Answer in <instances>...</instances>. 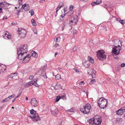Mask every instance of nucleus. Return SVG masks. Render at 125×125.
I'll list each match as a JSON object with an SVG mask.
<instances>
[{"label":"nucleus","mask_w":125,"mask_h":125,"mask_svg":"<svg viewBox=\"0 0 125 125\" xmlns=\"http://www.w3.org/2000/svg\"><path fill=\"white\" fill-rule=\"evenodd\" d=\"M77 16L76 15H73L71 17L69 20V24L71 26L74 25L78 22Z\"/></svg>","instance_id":"nucleus-6"},{"label":"nucleus","mask_w":125,"mask_h":125,"mask_svg":"<svg viewBox=\"0 0 125 125\" xmlns=\"http://www.w3.org/2000/svg\"><path fill=\"white\" fill-rule=\"evenodd\" d=\"M81 0L82 1H85V2H86L87 0Z\"/></svg>","instance_id":"nucleus-62"},{"label":"nucleus","mask_w":125,"mask_h":125,"mask_svg":"<svg viewBox=\"0 0 125 125\" xmlns=\"http://www.w3.org/2000/svg\"><path fill=\"white\" fill-rule=\"evenodd\" d=\"M125 111V108L123 107L118 110L116 112L117 114L119 115H122Z\"/></svg>","instance_id":"nucleus-10"},{"label":"nucleus","mask_w":125,"mask_h":125,"mask_svg":"<svg viewBox=\"0 0 125 125\" xmlns=\"http://www.w3.org/2000/svg\"><path fill=\"white\" fill-rule=\"evenodd\" d=\"M52 113L53 115H56L57 114V112L54 111H52Z\"/></svg>","instance_id":"nucleus-46"},{"label":"nucleus","mask_w":125,"mask_h":125,"mask_svg":"<svg viewBox=\"0 0 125 125\" xmlns=\"http://www.w3.org/2000/svg\"><path fill=\"white\" fill-rule=\"evenodd\" d=\"M61 98L60 96H57L56 98L55 102H57L59 101L60 99Z\"/></svg>","instance_id":"nucleus-39"},{"label":"nucleus","mask_w":125,"mask_h":125,"mask_svg":"<svg viewBox=\"0 0 125 125\" xmlns=\"http://www.w3.org/2000/svg\"><path fill=\"white\" fill-rule=\"evenodd\" d=\"M73 11L72 10L70 11L67 13V15L68 16H70L71 15L73 14Z\"/></svg>","instance_id":"nucleus-34"},{"label":"nucleus","mask_w":125,"mask_h":125,"mask_svg":"<svg viewBox=\"0 0 125 125\" xmlns=\"http://www.w3.org/2000/svg\"><path fill=\"white\" fill-rule=\"evenodd\" d=\"M95 82V81L94 79H92L90 82L89 83V84L90 85L92 84Z\"/></svg>","instance_id":"nucleus-35"},{"label":"nucleus","mask_w":125,"mask_h":125,"mask_svg":"<svg viewBox=\"0 0 125 125\" xmlns=\"http://www.w3.org/2000/svg\"><path fill=\"white\" fill-rule=\"evenodd\" d=\"M67 111L68 114H70V113L74 112V109L73 108H71L70 109H68L67 110Z\"/></svg>","instance_id":"nucleus-21"},{"label":"nucleus","mask_w":125,"mask_h":125,"mask_svg":"<svg viewBox=\"0 0 125 125\" xmlns=\"http://www.w3.org/2000/svg\"><path fill=\"white\" fill-rule=\"evenodd\" d=\"M77 49V47L76 46H74L73 49V51H74L76 50Z\"/></svg>","instance_id":"nucleus-43"},{"label":"nucleus","mask_w":125,"mask_h":125,"mask_svg":"<svg viewBox=\"0 0 125 125\" xmlns=\"http://www.w3.org/2000/svg\"><path fill=\"white\" fill-rule=\"evenodd\" d=\"M4 18H5V19H7V17H6V16H5H5H4V18H3V19L4 20Z\"/></svg>","instance_id":"nucleus-60"},{"label":"nucleus","mask_w":125,"mask_h":125,"mask_svg":"<svg viewBox=\"0 0 125 125\" xmlns=\"http://www.w3.org/2000/svg\"><path fill=\"white\" fill-rule=\"evenodd\" d=\"M9 34V33L8 32H4V34H3V35H4V36H5V35H6Z\"/></svg>","instance_id":"nucleus-51"},{"label":"nucleus","mask_w":125,"mask_h":125,"mask_svg":"<svg viewBox=\"0 0 125 125\" xmlns=\"http://www.w3.org/2000/svg\"><path fill=\"white\" fill-rule=\"evenodd\" d=\"M22 8L23 9H24L26 11H28L30 9L29 6L26 4H25L23 5H22V7L21 8V9L19 10H18L19 12H20L21 11V10L22 9Z\"/></svg>","instance_id":"nucleus-12"},{"label":"nucleus","mask_w":125,"mask_h":125,"mask_svg":"<svg viewBox=\"0 0 125 125\" xmlns=\"http://www.w3.org/2000/svg\"><path fill=\"white\" fill-rule=\"evenodd\" d=\"M65 25L64 24V23L63 24V26L62 27V30H63V29H64V27L65 26Z\"/></svg>","instance_id":"nucleus-58"},{"label":"nucleus","mask_w":125,"mask_h":125,"mask_svg":"<svg viewBox=\"0 0 125 125\" xmlns=\"http://www.w3.org/2000/svg\"><path fill=\"white\" fill-rule=\"evenodd\" d=\"M21 95V93H19L18 95L16 96V98H18L19 97H20Z\"/></svg>","instance_id":"nucleus-48"},{"label":"nucleus","mask_w":125,"mask_h":125,"mask_svg":"<svg viewBox=\"0 0 125 125\" xmlns=\"http://www.w3.org/2000/svg\"><path fill=\"white\" fill-rule=\"evenodd\" d=\"M30 113L31 114L30 117L32 118V120L34 121H37L40 120V118L38 115L36 113V111L33 109L30 110Z\"/></svg>","instance_id":"nucleus-2"},{"label":"nucleus","mask_w":125,"mask_h":125,"mask_svg":"<svg viewBox=\"0 0 125 125\" xmlns=\"http://www.w3.org/2000/svg\"><path fill=\"white\" fill-rule=\"evenodd\" d=\"M31 22L33 26H35L37 24L35 22L34 19H32L31 20Z\"/></svg>","instance_id":"nucleus-29"},{"label":"nucleus","mask_w":125,"mask_h":125,"mask_svg":"<svg viewBox=\"0 0 125 125\" xmlns=\"http://www.w3.org/2000/svg\"><path fill=\"white\" fill-rule=\"evenodd\" d=\"M74 70L76 72V73H79V71L78 70V69H76L74 68Z\"/></svg>","instance_id":"nucleus-50"},{"label":"nucleus","mask_w":125,"mask_h":125,"mask_svg":"<svg viewBox=\"0 0 125 125\" xmlns=\"http://www.w3.org/2000/svg\"><path fill=\"white\" fill-rule=\"evenodd\" d=\"M91 71H92V73L91 74V75L92 76V77L94 78L95 76V71L92 69L91 70Z\"/></svg>","instance_id":"nucleus-23"},{"label":"nucleus","mask_w":125,"mask_h":125,"mask_svg":"<svg viewBox=\"0 0 125 125\" xmlns=\"http://www.w3.org/2000/svg\"><path fill=\"white\" fill-rule=\"evenodd\" d=\"M91 108L90 105L89 104H85L80 110L82 112L86 114L89 113Z\"/></svg>","instance_id":"nucleus-3"},{"label":"nucleus","mask_w":125,"mask_h":125,"mask_svg":"<svg viewBox=\"0 0 125 125\" xmlns=\"http://www.w3.org/2000/svg\"><path fill=\"white\" fill-rule=\"evenodd\" d=\"M63 10L64 11V13H67V10L66 9V8H64L63 9Z\"/></svg>","instance_id":"nucleus-55"},{"label":"nucleus","mask_w":125,"mask_h":125,"mask_svg":"<svg viewBox=\"0 0 125 125\" xmlns=\"http://www.w3.org/2000/svg\"><path fill=\"white\" fill-rule=\"evenodd\" d=\"M88 59L89 60V61L92 63H94V60L92 58V57L88 56Z\"/></svg>","instance_id":"nucleus-25"},{"label":"nucleus","mask_w":125,"mask_h":125,"mask_svg":"<svg viewBox=\"0 0 125 125\" xmlns=\"http://www.w3.org/2000/svg\"><path fill=\"white\" fill-rule=\"evenodd\" d=\"M32 85L30 82H29L25 84L24 86L26 88H27L31 86Z\"/></svg>","instance_id":"nucleus-22"},{"label":"nucleus","mask_w":125,"mask_h":125,"mask_svg":"<svg viewBox=\"0 0 125 125\" xmlns=\"http://www.w3.org/2000/svg\"><path fill=\"white\" fill-rule=\"evenodd\" d=\"M15 94H13L12 95H11L10 96H9V97L10 99V98H14L15 97Z\"/></svg>","instance_id":"nucleus-44"},{"label":"nucleus","mask_w":125,"mask_h":125,"mask_svg":"<svg viewBox=\"0 0 125 125\" xmlns=\"http://www.w3.org/2000/svg\"><path fill=\"white\" fill-rule=\"evenodd\" d=\"M29 12L30 13L31 15V16H32L34 14V11L32 9H31L30 10Z\"/></svg>","instance_id":"nucleus-38"},{"label":"nucleus","mask_w":125,"mask_h":125,"mask_svg":"<svg viewBox=\"0 0 125 125\" xmlns=\"http://www.w3.org/2000/svg\"><path fill=\"white\" fill-rule=\"evenodd\" d=\"M73 8V6L72 5H71L69 6V9L70 10V11L72 10Z\"/></svg>","instance_id":"nucleus-42"},{"label":"nucleus","mask_w":125,"mask_h":125,"mask_svg":"<svg viewBox=\"0 0 125 125\" xmlns=\"http://www.w3.org/2000/svg\"><path fill=\"white\" fill-rule=\"evenodd\" d=\"M121 66L122 67H124L125 66V63H122L121 64Z\"/></svg>","instance_id":"nucleus-49"},{"label":"nucleus","mask_w":125,"mask_h":125,"mask_svg":"<svg viewBox=\"0 0 125 125\" xmlns=\"http://www.w3.org/2000/svg\"><path fill=\"white\" fill-rule=\"evenodd\" d=\"M34 76L33 75H31L29 76V79L30 80H32L34 78Z\"/></svg>","instance_id":"nucleus-45"},{"label":"nucleus","mask_w":125,"mask_h":125,"mask_svg":"<svg viewBox=\"0 0 125 125\" xmlns=\"http://www.w3.org/2000/svg\"><path fill=\"white\" fill-rule=\"evenodd\" d=\"M31 55L29 54L26 55L24 57L23 60V62L25 63L28 62L30 59V57Z\"/></svg>","instance_id":"nucleus-13"},{"label":"nucleus","mask_w":125,"mask_h":125,"mask_svg":"<svg viewBox=\"0 0 125 125\" xmlns=\"http://www.w3.org/2000/svg\"><path fill=\"white\" fill-rule=\"evenodd\" d=\"M54 41L55 42H58L60 41V38H54Z\"/></svg>","instance_id":"nucleus-31"},{"label":"nucleus","mask_w":125,"mask_h":125,"mask_svg":"<svg viewBox=\"0 0 125 125\" xmlns=\"http://www.w3.org/2000/svg\"><path fill=\"white\" fill-rule=\"evenodd\" d=\"M16 99V98H15L13 100H12V102H14V101H15V100Z\"/></svg>","instance_id":"nucleus-61"},{"label":"nucleus","mask_w":125,"mask_h":125,"mask_svg":"<svg viewBox=\"0 0 125 125\" xmlns=\"http://www.w3.org/2000/svg\"><path fill=\"white\" fill-rule=\"evenodd\" d=\"M91 4L92 6H95L96 5H97L96 4V2H93L92 3H91Z\"/></svg>","instance_id":"nucleus-41"},{"label":"nucleus","mask_w":125,"mask_h":125,"mask_svg":"<svg viewBox=\"0 0 125 125\" xmlns=\"http://www.w3.org/2000/svg\"><path fill=\"white\" fill-rule=\"evenodd\" d=\"M24 54L23 53H21V52L20 53V52H19V54H18V58L19 59L21 60L23 59L24 57V56H23Z\"/></svg>","instance_id":"nucleus-18"},{"label":"nucleus","mask_w":125,"mask_h":125,"mask_svg":"<svg viewBox=\"0 0 125 125\" xmlns=\"http://www.w3.org/2000/svg\"><path fill=\"white\" fill-rule=\"evenodd\" d=\"M25 99L27 100H28V98L27 97H26V98Z\"/></svg>","instance_id":"nucleus-64"},{"label":"nucleus","mask_w":125,"mask_h":125,"mask_svg":"<svg viewBox=\"0 0 125 125\" xmlns=\"http://www.w3.org/2000/svg\"><path fill=\"white\" fill-rule=\"evenodd\" d=\"M97 103L99 107L101 109H104L107 107V101L103 97L100 98Z\"/></svg>","instance_id":"nucleus-1"},{"label":"nucleus","mask_w":125,"mask_h":125,"mask_svg":"<svg viewBox=\"0 0 125 125\" xmlns=\"http://www.w3.org/2000/svg\"><path fill=\"white\" fill-rule=\"evenodd\" d=\"M38 79V78H36L30 81V82L31 85H34V86L37 87L39 86V85L36 82Z\"/></svg>","instance_id":"nucleus-15"},{"label":"nucleus","mask_w":125,"mask_h":125,"mask_svg":"<svg viewBox=\"0 0 125 125\" xmlns=\"http://www.w3.org/2000/svg\"><path fill=\"white\" fill-rule=\"evenodd\" d=\"M31 53L32 56L35 57L36 58L38 56V54L35 52L33 51H32L31 52Z\"/></svg>","instance_id":"nucleus-20"},{"label":"nucleus","mask_w":125,"mask_h":125,"mask_svg":"<svg viewBox=\"0 0 125 125\" xmlns=\"http://www.w3.org/2000/svg\"><path fill=\"white\" fill-rule=\"evenodd\" d=\"M3 37L4 38H7L8 39H10L11 38V35L9 34H7V35L5 36H4V35H3Z\"/></svg>","instance_id":"nucleus-27"},{"label":"nucleus","mask_w":125,"mask_h":125,"mask_svg":"<svg viewBox=\"0 0 125 125\" xmlns=\"http://www.w3.org/2000/svg\"><path fill=\"white\" fill-rule=\"evenodd\" d=\"M64 4L62 2H61L60 3L58 6V7L57 8L56 10V12L57 13V12L59 10L60 8L61 7H63Z\"/></svg>","instance_id":"nucleus-16"},{"label":"nucleus","mask_w":125,"mask_h":125,"mask_svg":"<svg viewBox=\"0 0 125 125\" xmlns=\"http://www.w3.org/2000/svg\"><path fill=\"white\" fill-rule=\"evenodd\" d=\"M94 118H91L89 119V122L91 124H94Z\"/></svg>","instance_id":"nucleus-36"},{"label":"nucleus","mask_w":125,"mask_h":125,"mask_svg":"<svg viewBox=\"0 0 125 125\" xmlns=\"http://www.w3.org/2000/svg\"><path fill=\"white\" fill-rule=\"evenodd\" d=\"M119 19H116V20H117L118 21H119V22H120V23L122 24L123 25L124 24V21H125V20H119Z\"/></svg>","instance_id":"nucleus-32"},{"label":"nucleus","mask_w":125,"mask_h":125,"mask_svg":"<svg viewBox=\"0 0 125 125\" xmlns=\"http://www.w3.org/2000/svg\"><path fill=\"white\" fill-rule=\"evenodd\" d=\"M6 4H8L6 2H3L2 1L1 4H0V7H5V5Z\"/></svg>","instance_id":"nucleus-24"},{"label":"nucleus","mask_w":125,"mask_h":125,"mask_svg":"<svg viewBox=\"0 0 125 125\" xmlns=\"http://www.w3.org/2000/svg\"><path fill=\"white\" fill-rule=\"evenodd\" d=\"M10 98L9 97V96L8 97L4 99H3L2 101V103H4L5 102H7V101H8L10 99Z\"/></svg>","instance_id":"nucleus-28"},{"label":"nucleus","mask_w":125,"mask_h":125,"mask_svg":"<svg viewBox=\"0 0 125 125\" xmlns=\"http://www.w3.org/2000/svg\"><path fill=\"white\" fill-rule=\"evenodd\" d=\"M113 42H114L115 46H117L118 47H120V46L118 44L120 43L121 44V42L120 40L118 39H115L113 41Z\"/></svg>","instance_id":"nucleus-14"},{"label":"nucleus","mask_w":125,"mask_h":125,"mask_svg":"<svg viewBox=\"0 0 125 125\" xmlns=\"http://www.w3.org/2000/svg\"><path fill=\"white\" fill-rule=\"evenodd\" d=\"M65 16V14H64L63 15H61V18H62V20H64V17Z\"/></svg>","instance_id":"nucleus-47"},{"label":"nucleus","mask_w":125,"mask_h":125,"mask_svg":"<svg viewBox=\"0 0 125 125\" xmlns=\"http://www.w3.org/2000/svg\"><path fill=\"white\" fill-rule=\"evenodd\" d=\"M82 84H84V82L83 81H82L79 83V84L80 85H82Z\"/></svg>","instance_id":"nucleus-53"},{"label":"nucleus","mask_w":125,"mask_h":125,"mask_svg":"<svg viewBox=\"0 0 125 125\" xmlns=\"http://www.w3.org/2000/svg\"><path fill=\"white\" fill-rule=\"evenodd\" d=\"M54 89L55 90H58L59 89H62L59 83H57L54 86Z\"/></svg>","instance_id":"nucleus-17"},{"label":"nucleus","mask_w":125,"mask_h":125,"mask_svg":"<svg viewBox=\"0 0 125 125\" xmlns=\"http://www.w3.org/2000/svg\"><path fill=\"white\" fill-rule=\"evenodd\" d=\"M94 124L97 125H100L101 123L102 120L99 115H96L94 116Z\"/></svg>","instance_id":"nucleus-8"},{"label":"nucleus","mask_w":125,"mask_h":125,"mask_svg":"<svg viewBox=\"0 0 125 125\" xmlns=\"http://www.w3.org/2000/svg\"><path fill=\"white\" fill-rule=\"evenodd\" d=\"M31 105L34 107L37 106L38 104L37 101L34 98H33L31 99Z\"/></svg>","instance_id":"nucleus-11"},{"label":"nucleus","mask_w":125,"mask_h":125,"mask_svg":"<svg viewBox=\"0 0 125 125\" xmlns=\"http://www.w3.org/2000/svg\"><path fill=\"white\" fill-rule=\"evenodd\" d=\"M36 29H34V32L36 34H37V32L36 30Z\"/></svg>","instance_id":"nucleus-54"},{"label":"nucleus","mask_w":125,"mask_h":125,"mask_svg":"<svg viewBox=\"0 0 125 125\" xmlns=\"http://www.w3.org/2000/svg\"><path fill=\"white\" fill-rule=\"evenodd\" d=\"M97 57L99 60L102 61L105 60L106 58L103 51L101 50H99L97 52Z\"/></svg>","instance_id":"nucleus-5"},{"label":"nucleus","mask_w":125,"mask_h":125,"mask_svg":"<svg viewBox=\"0 0 125 125\" xmlns=\"http://www.w3.org/2000/svg\"><path fill=\"white\" fill-rule=\"evenodd\" d=\"M58 46H59V45L58 44L56 43L54 45V46L56 47H57Z\"/></svg>","instance_id":"nucleus-56"},{"label":"nucleus","mask_w":125,"mask_h":125,"mask_svg":"<svg viewBox=\"0 0 125 125\" xmlns=\"http://www.w3.org/2000/svg\"><path fill=\"white\" fill-rule=\"evenodd\" d=\"M55 76V79L56 80H58L61 78V75L59 74H57Z\"/></svg>","instance_id":"nucleus-33"},{"label":"nucleus","mask_w":125,"mask_h":125,"mask_svg":"<svg viewBox=\"0 0 125 125\" xmlns=\"http://www.w3.org/2000/svg\"><path fill=\"white\" fill-rule=\"evenodd\" d=\"M46 68V66L45 65L43 67H42L40 68V70L41 71H43L45 69V68Z\"/></svg>","instance_id":"nucleus-40"},{"label":"nucleus","mask_w":125,"mask_h":125,"mask_svg":"<svg viewBox=\"0 0 125 125\" xmlns=\"http://www.w3.org/2000/svg\"><path fill=\"white\" fill-rule=\"evenodd\" d=\"M28 49V48L27 44H24L23 45H21L20 48L18 49L17 54H19V52L23 54L26 53L27 52Z\"/></svg>","instance_id":"nucleus-4"},{"label":"nucleus","mask_w":125,"mask_h":125,"mask_svg":"<svg viewBox=\"0 0 125 125\" xmlns=\"http://www.w3.org/2000/svg\"><path fill=\"white\" fill-rule=\"evenodd\" d=\"M2 9L1 8H0V13L2 12Z\"/></svg>","instance_id":"nucleus-59"},{"label":"nucleus","mask_w":125,"mask_h":125,"mask_svg":"<svg viewBox=\"0 0 125 125\" xmlns=\"http://www.w3.org/2000/svg\"><path fill=\"white\" fill-rule=\"evenodd\" d=\"M41 75L44 78L46 79L47 78L45 72L42 73L41 74Z\"/></svg>","instance_id":"nucleus-26"},{"label":"nucleus","mask_w":125,"mask_h":125,"mask_svg":"<svg viewBox=\"0 0 125 125\" xmlns=\"http://www.w3.org/2000/svg\"><path fill=\"white\" fill-rule=\"evenodd\" d=\"M4 67H6L5 66H3V67H2L0 65V73L2 72V71L3 72V71H5V68L4 69H3L2 67L4 68Z\"/></svg>","instance_id":"nucleus-30"},{"label":"nucleus","mask_w":125,"mask_h":125,"mask_svg":"<svg viewBox=\"0 0 125 125\" xmlns=\"http://www.w3.org/2000/svg\"><path fill=\"white\" fill-rule=\"evenodd\" d=\"M121 49L120 47H118L117 46H115L113 48L112 52L116 55H118Z\"/></svg>","instance_id":"nucleus-9"},{"label":"nucleus","mask_w":125,"mask_h":125,"mask_svg":"<svg viewBox=\"0 0 125 125\" xmlns=\"http://www.w3.org/2000/svg\"><path fill=\"white\" fill-rule=\"evenodd\" d=\"M95 2L97 5L101 4L102 3V0H97Z\"/></svg>","instance_id":"nucleus-37"},{"label":"nucleus","mask_w":125,"mask_h":125,"mask_svg":"<svg viewBox=\"0 0 125 125\" xmlns=\"http://www.w3.org/2000/svg\"><path fill=\"white\" fill-rule=\"evenodd\" d=\"M13 77V76L11 74L8 76V78H12Z\"/></svg>","instance_id":"nucleus-52"},{"label":"nucleus","mask_w":125,"mask_h":125,"mask_svg":"<svg viewBox=\"0 0 125 125\" xmlns=\"http://www.w3.org/2000/svg\"><path fill=\"white\" fill-rule=\"evenodd\" d=\"M58 54V52H56L54 54V56L55 57L56 56V55H57Z\"/></svg>","instance_id":"nucleus-57"},{"label":"nucleus","mask_w":125,"mask_h":125,"mask_svg":"<svg viewBox=\"0 0 125 125\" xmlns=\"http://www.w3.org/2000/svg\"><path fill=\"white\" fill-rule=\"evenodd\" d=\"M16 73H11V74H12V75L13 76V75L15 74H16Z\"/></svg>","instance_id":"nucleus-63"},{"label":"nucleus","mask_w":125,"mask_h":125,"mask_svg":"<svg viewBox=\"0 0 125 125\" xmlns=\"http://www.w3.org/2000/svg\"><path fill=\"white\" fill-rule=\"evenodd\" d=\"M18 34L20 38H24L26 34V30L21 28L18 29Z\"/></svg>","instance_id":"nucleus-7"},{"label":"nucleus","mask_w":125,"mask_h":125,"mask_svg":"<svg viewBox=\"0 0 125 125\" xmlns=\"http://www.w3.org/2000/svg\"><path fill=\"white\" fill-rule=\"evenodd\" d=\"M83 65L87 68L89 67L90 65V63L89 61H86L83 63Z\"/></svg>","instance_id":"nucleus-19"}]
</instances>
